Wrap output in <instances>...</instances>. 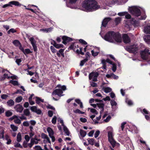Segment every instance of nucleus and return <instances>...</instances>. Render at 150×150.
Segmentation results:
<instances>
[{
  "mask_svg": "<svg viewBox=\"0 0 150 150\" xmlns=\"http://www.w3.org/2000/svg\"><path fill=\"white\" fill-rule=\"evenodd\" d=\"M34 148L35 149V150H44L40 146H35Z\"/></svg>",
  "mask_w": 150,
  "mask_h": 150,
  "instance_id": "obj_47",
  "label": "nucleus"
},
{
  "mask_svg": "<svg viewBox=\"0 0 150 150\" xmlns=\"http://www.w3.org/2000/svg\"><path fill=\"white\" fill-rule=\"evenodd\" d=\"M104 39L106 41L110 42H113V39L117 42H122L121 36L119 33H115L112 31H109L105 35Z\"/></svg>",
  "mask_w": 150,
  "mask_h": 150,
  "instance_id": "obj_2",
  "label": "nucleus"
},
{
  "mask_svg": "<svg viewBox=\"0 0 150 150\" xmlns=\"http://www.w3.org/2000/svg\"><path fill=\"white\" fill-rule=\"evenodd\" d=\"M48 115L49 117H51L53 115V112L51 110H49L48 112Z\"/></svg>",
  "mask_w": 150,
  "mask_h": 150,
  "instance_id": "obj_57",
  "label": "nucleus"
},
{
  "mask_svg": "<svg viewBox=\"0 0 150 150\" xmlns=\"http://www.w3.org/2000/svg\"><path fill=\"white\" fill-rule=\"evenodd\" d=\"M103 88L104 91L106 93L110 92L112 90V89L109 87H104Z\"/></svg>",
  "mask_w": 150,
  "mask_h": 150,
  "instance_id": "obj_23",
  "label": "nucleus"
},
{
  "mask_svg": "<svg viewBox=\"0 0 150 150\" xmlns=\"http://www.w3.org/2000/svg\"><path fill=\"white\" fill-rule=\"evenodd\" d=\"M17 31L14 28H11L7 32L8 34H9L11 32L13 33H16Z\"/></svg>",
  "mask_w": 150,
  "mask_h": 150,
  "instance_id": "obj_45",
  "label": "nucleus"
},
{
  "mask_svg": "<svg viewBox=\"0 0 150 150\" xmlns=\"http://www.w3.org/2000/svg\"><path fill=\"white\" fill-rule=\"evenodd\" d=\"M10 83H12L14 86L19 85V83L18 81H16L11 80L10 81Z\"/></svg>",
  "mask_w": 150,
  "mask_h": 150,
  "instance_id": "obj_33",
  "label": "nucleus"
},
{
  "mask_svg": "<svg viewBox=\"0 0 150 150\" xmlns=\"http://www.w3.org/2000/svg\"><path fill=\"white\" fill-rule=\"evenodd\" d=\"M22 97L21 96H19L16 98L15 99V101L16 103H20L22 100Z\"/></svg>",
  "mask_w": 150,
  "mask_h": 150,
  "instance_id": "obj_34",
  "label": "nucleus"
},
{
  "mask_svg": "<svg viewBox=\"0 0 150 150\" xmlns=\"http://www.w3.org/2000/svg\"><path fill=\"white\" fill-rule=\"evenodd\" d=\"M144 38V41L146 42L147 43L149 44L150 43V35H145Z\"/></svg>",
  "mask_w": 150,
  "mask_h": 150,
  "instance_id": "obj_14",
  "label": "nucleus"
},
{
  "mask_svg": "<svg viewBox=\"0 0 150 150\" xmlns=\"http://www.w3.org/2000/svg\"><path fill=\"white\" fill-rule=\"evenodd\" d=\"M63 127V129L65 133L67 135L69 136L70 134V132L68 128L65 126H64Z\"/></svg>",
  "mask_w": 150,
  "mask_h": 150,
  "instance_id": "obj_29",
  "label": "nucleus"
},
{
  "mask_svg": "<svg viewBox=\"0 0 150 150\" xmlns=\"http://www.w3.org/2000/svg\"><path fill=\"white\" fill-rule=\"evenodd\" d=\"M111 118V117L110 115H108L106 118V119L104 120V121L106 122H108L110 120Z\"/></svg>",
  "mask_w": 150,
  "mask_h": 150,
  "instance_id": "obj_62",
  "label": "nucleus"
},
{
  "mask_svg": "<svg viewBox=\"0 0 150 150\" xmlns=\"http://www.w3.org/2000/svg\"><path fill=\"white\" fill-rule=\"evenodd\" d=\"M35 98H36L35 100L36 103L38 105L40 104V102L43 103L44 102V100L43 99H41L39 97H36Z\"/></svg>",
  "mask_w": 150,
  "mask_h": 150,
  "instance_id": "obj_19",
  "label": "nucleus"
},
{
  "mask_svg": "<svg viewBox=\"0 0 150 150\" xmlns=\"http://www.w3.org/2000/svg\"><path fill=\"white\" fill-rule=\"evenodd\" d=\"M127 13V12H120L118 13V14L119 16H123L125 15Z\"/></svg>",
  "mask_w": 150,
  "mask_h": 150,
  "instance_id": "obj_60",
  "label": "nucleus"
},
{
  "mask_svg": "<svg viewBox=\"0 0 150 150\" xmlns=\"http://www.w3.org/2000/svg\"><path fill=\"white\" fill-rule=\"evenodd\" d=\"M24 114L27 116L29 115L30 113L28 109H25L24 111Z\"/></svg>",
  "mask_w": 150,
  "mask_h": 150,
  "instance_id": "obj_36",
  "label": "nucleus"
},
{
  "mask_svg": "<svg viewBox=\"0 0 150 150\" xmlns=\"http://www.w3.org/2000/svg\"><path fill=\"white\" fill-rule=\"evenodd\" d=\"M13 114V113L10 110H7L5 112V116L7 117H9L11 116Z\"/></svg>",
  "mask_w": 150,
  "mask_h": 150,
  "instance_id": "obj_32",
  "label": "nucleus"
},
{
  "mask_svg": "<svg viewBox=\"0 0 150 150\" xmlns=\"http://www.w3.org/2000/svg\"><path fill=\"white\" fill-rule=\"evenodd\" d=\"M7 105L9 106H11L14 105V101L12 99H10L7 102Z\"/></svg>",
  "mask_w": 150,
  "mask_h": 150,
  "instance_id": "obj_18",
  "label": "nucleus"
},
{
  "mask_svg": "<svg viewBox=\"0 0 150 150\" xmlns=\"http://www.w3.org/2000/svg\"><path fill=\"white\" fill-rule=\"evenodd\" d=\"M91 53L92 55L94 57H95L97 56L99 53V52H94L93 50H92L91 51Z\"/></svg>",
  "mask_w": 150,
  "mask_h": 150,
  "instance_id": "obj_44",
  "label": "nucleus"
},
{
  "mask_svg": "<svg viewBox=\"0 0 150 150\" xmlns=\"http://www.w3.org/2000/svg\"><path fill=\"white\" fill-rule=\"evenodd\" d=\"M111 19V18H105L103 20L102 23V26L105 27L106 26L108 23Z\"/></svg>",
  "mask_w": 150,
  "mask_h": 150,
  "instance_id": "obj_13",
  "label": "nucleus"
},
{
  "mask_svg": "<svg viewBox=\"0 0 150 150\" xmlns=\"http://www.w3.org/2000/svg\"><path fill=\"white\" fill-rule=\"evenodd\" d=\"M97 106L99 108H102L104 107L105 105L103 103H97Z\"/></svg>",
  "mask_w": 150,
  "mask_h": 150,
  "instance_id": "obj_42",
  "label": "nucleus"
},
{
  "mask_svg": "<svg viewBox=\"0 0 150 150\" xmlns=\"http://www.w3.org/2000/svg\"><path fill=\"white\" fill-rule=\"evenodd\" d=\"M123 40L124 43L127 44L130 42L131 40L130 38L127 34H124L122 35Z\"/></svg>",
  "mask_w": 150,
  "mask_h": 150,
  "instance_id": "obj_11",
  "label": "nucleus"
},
{
  "mask_svg": "<svg viewBox=\"0 0 150 150\" xmlns=\"http://www.w3.org/2000/svg\"><path fill=\"white\" fill-rule=\"evenodd\" d=\"M89 144L91 145H93L94 144V140L93 138H88L87 139Z\"/></svg>",
  "mask_w": 150,
  "mask_h": 150,
  "instance_id": "obj_28",
  "label": "nucleus"
},
{
  "mask_svg": "<svg viewBox=\"0 0 150 150\" xmlns=\"http://www.w3.org/2000/svg\"><path fill=\"white\" fill-rule=\"evenodd\" d=\"M121 18L120 17H117L116 18L115 20V22L116 25L118 24L121 21Z\"/></svg>",
  "mask_w": 150,
  "mask_h": 150,
  "instance_id": "obj_31",
  "label": "nucleus"
},
{
  "mask_svg": "<svg viewBox=\"0 0 150 150\" xmlns=\"http://www.w3.org/2000/svg\"><path fill=\"white\" fill-rule=\"evenodd\" d=\"M99 75V73L98 72H92L89 74V79L91 80L92 79V81L94 82L97 81V78Z\"/></svg>",
  "mask_w": 150,
  "mask_h": 150,
  "instance_id": "obj_7",
  "label": "nucleus"
},
{
  "mask_svg": "<svg viewBox=\"0 0 150 150\" xmlns=\"http://www.w3.org/2000/svg\"><path fill=\"white\" fill-rule=\"evenodd\" d=\"M63 93V91L60 89H57L54 90L52 93V95L53 96L57 95L59 97H61L63 95H62Z\"/></svg>",
  "mask_w": 150,
  "mask_h": 150,
  "instance_id": "obj_9",
  "label": "nucleus"
},
{
  "mask_svg": "<svg viewBox=\"0 0 150 150\" xmlns=\"http://www.w3.org/2000/svg\"><path fill=\"white\" fill-rule=\"evenodd\" d=\"M117 69V66L116 64H113V65H112V71L113 72H115Z\"/></svg>",
  "mask_w": 150,
  "mask_h": 150,
  "instance_id": "obj_58",
  "label": "nucleus"
},
{
  "mask_svg": "<svg viewBox=\"0 0 150 150\" xmlns=\"http://www.w3.org/2000/svg\"><path fill=\"white\" fill-rule=\"evenodd\" d=\"M80 134L82 137H84L86 134V132L85 131L81 129L80 131Z\"/></svg>",
  "mask_w": 150,
  "mask_h": 150,
  "instance_id": "obj_22",
  "label": "nucleus"
},
{
  "mask_svg": "<svg viewBox=\"0 0 150 150\" xmlns=\"http://www.w3.org/2000/svg\"><path fill=\"white\" fill-rule=\"evenodd\" d=\"M129 11L131 14L137 16H140L141 13L140 9L135 6L131 7Z\"/></svg>",
  "mask_w": 150,
  "mask_h": 150,
  "instance_id": "obj_4",
  "label": "nucleus"
},
{
  "mask_svg": "<svg viewBox=\"0 0 150 150\" xmlns=\"http://www.w3.org/2000/svg\"><path fill=\"white\" fill-rule=\"evenodd\" d=\"M14 122L18 124H20L21 123V120L17 118L16 119H15L14 120Z\"/></svg>",
  "mask_w": 150,
  "mask_h": 150,
  "instance_id": "obj_53",
  "label": "nucleus"
},
{
  "mask_svg": "<svg viewBox=\"0 0 150 150\" xmlns=\"http://www.w3.org/2000/svg\"><path fill=\"white\" fill-rule=\"evenodd\" d=\"M23 124L24 126L25 127H28L29 125V124L28 122L27 121H26L23 122Z\"/></svg>",
  "mask_w": 150,
  "mask_h": 150,
  "instance_id": "obj_56",
  "label": "nucleus"
},
{
  "mask_svg": "<svg viewBox=\"0 0 150 150\" xmlns=\"http://www.w3.org/2000/svg\"><path fill=\"white\" fill-rule=\"evenodd\" d=\"M50 49L53 53H55L57 51V50L53 46H51L50 47Z\"/></svg>",
  "mask_w": 150,
  "mask_h": 150,
  "instance_id": "obj_52",
  "label": "nucleus"
},
{
  "mask_svg": "<svg viewBox=\"0 0 150 150\" xmlns=\"http://www.w3.org/2000/svg\"><path fill=\"white\" fill-rule=\"evenodd\" d=\"M149 50L147 48L141 51L140 54L141 58L144 60H147L149 58Z\"/></svg>",
  "mask_w": 150,
  "mask_h": 150,
  "instance_id": "obj_5",
  "label": "nucleus"
},
{
  "mask_svg": "<svg viewBox=\"0 0 150 150\" xmlns=\"http://www.w3.org/2000/svg\"><path fill=\"white\" fill-rule=\"evenodd\" d=\"M54 42V46L57 49H59L60 48H63L64 47V46L62 44H57L56 43V42Z\"/></svg>",
  "mask_w": 150,
  "mask_h": 150,
  "instance_id": "obj_17",
  "label": "nucleus"
},
{
  "mask_svg": "<svg viewBox=\"0 0 150 150\" xmlns=\"http://www.w3.org/2000/svg\"><path fill=\"white\" fill-rule=\"evenodd\" d=\"M13 43L16 47H18L21 44L19 41L18 40H14L13 42Z\"/></svg>",
  "mask_w": 150,
  "mask_h": 150,
  "instance_id": "obj_26",
  "label": "nucleus"
},
{
  "mask_svg": "<svg viewBox=\"0 0 150 150\" xmlns=\"http://www.w3.org/2000/svg\"><path fill=\"white\" fill-rule=\"evenodd\" d=\"M110 103L112 106H113L114 105L116 106L117 105L116 102L113 100H111Z\"/></svg>",
  "mask_w": 150,
  "mask_h": 150,
  "instance_id": "obj_48",
  "label": "nucleus"
},
{
  "mask_svg": "<svg viewBox=\"0 0 150 150\" xmlns=\"http://www.w3.org/2000/svg\"><path fill=\"white\" fill-rule=\"evenodd\" d=\"M94 131L93 130L91 131L88 133V135L89 137H92L94 134Z\"/></svg>",
  "mask_w": 150,
  "mask_h": 150,
  "instance_id": "obj_63",
  "label": "nucleus"
},
{
  "mask_svg": "<svg viewBox=\"0 0 150 150\" xmlns=\"http://www.w3.org/2000/svg\"><path fill=\"white\" fill-rule=\"evenodd\" d=\"M25 139L27 142H28L30 140V137L28 135H26L25 136Z\"/></svg>",
  "mask_w": 150,
  "mask_h": 150,
  "instance_id": "obj_64",
  "label": "nucleus"
},
{
  "mask_svg": "<svg viewBox=\"0 0 150 150\" xmlns=\"http://www.w3.org/2000/svg\"><path fill=\"white\" fill-rule=\"evenodd\" d=\"M10 126L11 128L13 131H16L17 130L18 127L17 126H15L13 124L11 125Z\"/></svg>",
  "mask_w": 150,
  "mask_h": 150,
  "instance_id": "obj_35",
  "label": "nucleus"
},
{
  "mask_svg": "<svg viewBox=\"0 0 150 150\" xmlns=\"http://www.w3.org/2000/svg\"><path fill=\"white\" fill-rule=\"evenodd\" d=\"M144 31L146 33L150 34V25L144 27Z\"/></svg>",
  "mask_w": 150,
  "mask_h": 150,
  "instance_id": "obj_15",
  "label": "nucleus"
},
{
  "mask_svg": "<svg viewBox=\"0 0 150 150\" xmlns=\"http://www.w3.org/2000/svg\"><path fill=\"white\" fill-rule=\"evenodd\" d=\"M82 6L87 12L95 11L100 8L97 2L94 0H85L83 2Z\"/></svg>",
  "mask_w": 150,
  "mask_h": 150,
  "instance_id": "obj_1",
  "label": "nucleus"
},
{
  "mask_svg": "<svg viewBox=\"0 0 150 150\" xmlns=\"http://www.w3.org/2000/svg\"><path fill=\"white\" fill-rule=\"evenodd\" d=\"M100 133V132L99 130L96 131L94 134V137L95 138H97L99 136Z\"/></svg>",
  "mask_w": 150,
  "mask_h": 150,
  "instance_id": "obj_55",
  "label": "nucleus"
},
{
  "mask_svg": "<svg viewBox=\"0 0 150 150\" xmlns=\"http://www.w3.org/2000/svg\"><path fill=\"white\" fill-rule=\"evenodd\" d=\"M141 111L143 114H149V112L146 109L144 108L142 110L141 109Z\"/></svg>",
  "mask_w": 150,
  "mask_h": 150,
  "instance_id": "obj_43",
  "label": "nucleus"
},
{
  "mask_svg": "<svg viewBox=\"0 0 150 150\" xmlns=\"http://www.w3.org/2000/svg\"><path fill=\"white\" fill-rule=\"evenodd\" d=\"M88 109H90V111L92 113H94L96 115L98 114V111L95 109L93 108H88Z\"/></svg>",
  "mask_w": 150,
  "mask_h": 150,
  "instance_id": "obj_41",
  "label": "nucleus"
},
{
  "mask_svg": "<svg viewBox=\"0 0 150 150\" xmlns=\"http://www.w3.org/2000/svg\"><path fill=\"white\" fill-rule=\"evenodd\" d=\"M57 121V117L56 116H54L52 118V124H55L56 123Z\"/></svg>",
  "mask_w": 150,
  "mask_h": 150,
  "instance_id": "obj_46",
  "label": "nucleus"
},
{
  "mask_svg": "<svg viewBox=\"0 0 150 150\" xmlns=\"http://www.w3.org/2000/svg\"><path fill=\"white\" fill-rule=\"evenodd\" d=\"M63 40L62 43L64 45H66L67 43L71 42L73 40L72 38L66 36H63L62 38Z\"/></svg>",
  "mask_w": 150,
  "mask_h": 150,
  "instance_id": "obj_10",
  "label": "nucleus"
},
{
  "mask_svg": "<svg viewBox=\"0 0 150 150\" xmlns=\"http://www.w3.org/2000/svg\"><path fill=\"white\" fill-rule=\"evenodd\" d=\"M79 46L77 45V46L74 45V44H71L70 46L69 47L68 49L70 50H73L74 51H75V48H78Z\"/></svg>",
  "mask_w": 150,
  "mask_h": 150,
  "instance_id": "obj_21",
  "label": "nucleus"
},
{
  "mask_svg": "<svg viewBox=\"0 0 150 150\" xmlns=\"http://www.w3.org/2000/svg\"><path fill=\"white\" fill-rule=\"evenodd\" d=\"M108 134V140L112 145V147L114 148L116 146H120V144L117 143L113 137L112 132L111 131H109Z\"/></svg>",
  "mask_w": 150,
  "mask_h": 150,
  "instance_id": "obj_3",
  "label": "nucleus"
},
{
  "mask_svg": "<svg viewBox=\"0 0 150 150\" xmlns=\"http://www.w3.org/2000/svg\"><path fill=\"white\" fill-rule=\"evenodd\" d=\"M22 139V137L21 134L20 132H19L17 134V140L18 142L21 141Z\"/></svg>",
  "mask_w": 150,
  "mask_h": 150,
  "instance_id": "obj_27",
  "label": "nucleus"
},
{
  "mask_svg": "<svg viewBox=\"0 0 150 150\" xmlns=\"http://www.w3.org/2000/svg\"><path fill=\"white\" fill-rule=\"evenodd\" d=\"M80 50H79V49H77L76 50V53L78 54H81L82 55H84V53L82 52V50L83 49L82 47H80Z\"/></svg>",
  "mask_w": 150,
  "mask_h": 150,
  "instance_id": "obj_24",
  "label": "nucleus"
},
{
  "mask_svg": "<svg viewBox=\"0 0 150 150\" xmlns=\"http://www.w3.org/2000/svg\"><path fill=\"white\" fill-rule=\"evenodd\" d=\"M125 101L126 103H127V104L131 106L133 105L132 101L128 98L126 99Z\"/></svg>",
  "mask_w": 150,
  "mask_h": 150,
  "instance_id": "obj_37",
  "label": "nucleus"
},
{
  "mask_svg": "<svg viewBox=\"0 0 150 150\" xmlns=\"http://www.w3.org/2000/svg\"><path fill=\"white\" fill-rule=\"evenodd\" d=\"M14 108L17 112H21L23 110L22 106L20 104H18L14 107Z\"/></svg>",
  "mask_w": 150,
  "mask_h": 150,
  "instance_id": "obj_12",
  "label": "nucleus"
},
{
  "mask_svg": "<svg viewBox=\"0 0 150 150\" xmlns=\"http://www.w3.org/2000/svg\"><path fill=\"white\" fill-rule=\"evenodd\" d=\"M9 3L11 5H13L16 6H21V4L18 1H11Z\"/></svg>",
  "mask_w": 150,
  "mask_h": 150,
  "instance_id": "obj_20",
  "label": "nucleus"
},
{
  "mask_svg": "<svg viewBox=\"0 0 150 150\" xmlns=\"http://www.w3.org/2000/svg\"><path fill=\"white\" fill-rule=\"evenodd\" d=\"M14 146L15 147H18L21 148H23L22 146L18 142H17L16 143H15Z\"/></svg>",
  "mask_w": 150,
  "mask_h": 150,
  "instance_id": "obj_49",
  "label": "nucleus"
},
{
  "mask_svg": "<svg viewBox=\"0 0 150 150\" xmlns=\"http://www.w3.org/2000/svg\"><path fill=\"white\" fill-rule=\"evenodd\" d=\"M21 61L22 60L21 59H16V62L18 65H20V63H21Z\"/></svg>",
  "mask_w": 150,
  "mask_h": 150,
  "instance_id": "obj_61",
  "label": "nucleus"
},
{
  "mask_svg": "<svg viewBox=\"0 0 150 150\" xmlns=\"http://www.w3.org/2000/svg\"><path fill=\"white\" fill-rule=\"evenodd\" d=\"M126 49L129 52L134 54L137 53L138 50V47L135 45H130L127 47Z\"/></svg>",
  "mask_w": 150,
  "mask_h": 150,
  "instance_id": "obj_6",
  "label": "nucleus"
},
{
  "mask_svg": "<svg viewBox=\"0 0 150 150\" xmlns=\"http://www.w3.org/2000/svg\"><path fill=\"white\" fill-rule=\"evenodd\" d=\"M29 40L31 42V44L33 47L34 51L35 52H37V47L36 46V42L34 38L32 37L29 39Z\"/></svg>",
  "mask_w": 150,
  "mask_h": 150,
  "instance_id": "obj_8",
  "label": "nucleus"
},
{
  "mask_svg": "<svg viewBox=\"0 0 150 150\" xmlns=\"http://www.w3.org/2000/svg\"><path fill=\"white\" fill-rule=\"evenodd\" d=\"M4 131L2 129L0 131V139H3L4 138Z\"/></svg>",
  "mask_w": 150,
  "mask_h": 150,
  "instance_id": "obj_38",
  "label": "nucleus"
},
{
  "mask_svg": "<svg viewBox=\"0 0 150 150\" xmlns=\"http://www.w3.org/2000/svg\"><path fill=\"white\" fill-rule=\"evenodd\" d=\"M37 109V108L35 106H33L31 107L30 110L33 112H35Z\"/></svg>",
  "mask_w": 150,
  "mask_h": 150,
  "instance_id": "obj_51",
  "label": "nucleus"
},
{
  "mask_svg": "<svg viewBox=\"0 0 150 150\" xmlns=\"http://www.w3.org/2000/svg\"><path fill=\"white\" fill-rule=\"evenodd\" d=\"M47 131L49 133L50 137L53 135L54 132L53 130L51 127H48L47 129Z\"/></svg>",
  "mask_w": 150,
  "mask_h": 150,
  "instance_id": "obj_16",
  "label": "nucleus"
},
{
  "mask_svg": "<svg viewBox=\"0 0 150 150\" xmlns=\"http://www.w3.org/2000/svg\"><path fill=\"white\" fill-rule=\"evenodd\" d=\"M32 52L29 49H25L23 52V53L25 55L26 54H29L32 53Z\"/></svg>",
  "mask_w": 150,
  "mask_h": 150,
  "instance_id": "obj_25",
  "label": "nucleus"
},
{
  "mask_svg": "<svg viewBox=\"0 0 150 150\" xmlns=\"http://www.w3.org/2000/svg\"><path fill=\"white\" fill-rule=\"evenodd\" d=\"M88 60V59L85 58L84 59L81 61L80 62V65L81 66H83L84 64L87 62Z\"/></svg>",
  "mask_w": 150,
  "mask_h": 150,
  "instance_id": "obj_30",
  "label": "nucleus"
},
{
  "mask_svg": "<svg viewBox=\"0 0 150 150\" xmlns=\"http://www.w3.org/2000/svg\"><path fill=\"white\" fill-rule=\"evenodd\" d=\"M112 78L114 79H117L118 78V76L115 75L113 73H112Z\"/></svg>",
  "mask_w": 150,
  "mask_h": 150,
  "instance_id": "obj_59",
  "label": "nucleus"
},
{
  "mask_svg": "<svg viewBox=\"0 0 150 150\" xmlns=\"http://www.w3.org/2000/svg\"><path fill=\"white\" fill-rule=\"evenodd\" d=\"M79 42L80 43H81L82 44L86 45L87 44V43L84 40L80 39L79 40Z\"/></svg>",
  "mask_w": 150,
  "mask_h": 150,
  "instance_id": "obj_50",
  "label": "nucleus"
},
{
  "mask_svg": "<svg viewBox=\"0 0 150 150\" xmlns=\"http://www.w3.org/2000/svg\"><path fill=\"white\" fill-rule=\"evenodd\" d=\"M74 112L76 113L81 114H84L85 113L84 112L81 111L80 110L78 109L75 110H74Z\"/></svg>",
  "mask_w": 150,
  "mask_h": 150,
  "instance_id": "obj_40",
  "label": "nucleus"
},
{
  "mask_svg": "<svg viewBox=\"0 0 150 150\" xmlns=\"http://www.w3.org/2000/svg\"><path fill=\"white\" fill-rule=\"evenodd\" d=\"M64 49H60L59 51V52H57V55L59 57H61V55L60 53L61 54L63 53L64 51Z\"/></svg>",
  "mask_w": 150,
  "mask_h": 150,
  "instance_id": "obj_39",
  "label": "nucleus"
},
{
  "mask_svg": "<svg viewBox=\"0 0 150 150\" xmlns=\"http://www.w3.org/2000/svg\"><path fill=\"white\" fill-rule=\"evenodd\" d=\"M41 136L42 138L43 139H46L48 137V136L47 134L43 133L41 134Z\"/></svg>",
  "mask_w": 150,
  "mask_h": 150,
  "instance_id": "obj_54",
  "label": "nucleus"
}]
</instances>
